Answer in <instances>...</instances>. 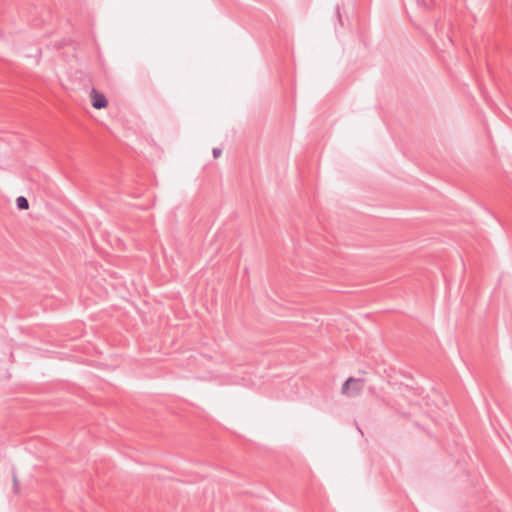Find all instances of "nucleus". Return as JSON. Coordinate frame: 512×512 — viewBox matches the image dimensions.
<instances>
[{
	"label": "nucleus",
	"instance_id": "f257e3e1",
	"mask_svg": "<svg viewBox=\"0 0 512 512\" xmlns=\"http://www.w3.org/2000/svg\"><path fill=\"white\" fill-rule=\"evenodd\" d=\"M363 388V381L353 377L348 378L343 386L342 393L350 396L358 394Z\"/></svg>",
	"mask_w": 512,
	"mask_h": 512
},
{
	"label": "nucleus",
	"instance_id": "f03ea898",
	"mask_svg": "<svg viewBox=\"0 0 512 512\" xmlns=\"http://www.w3.org/2000/svg\"><path fill=\"white\" fill-rule=\"evenodd\" d=\"M92 106L95 109H103L108 105V101L104 94L98 93L95 89L91 92Z\"/></svg>",
	"mask_w": 512,
	"mask_h": 512
},
{
	"label": "nucleus",
	"instance_id": "7ed1b4c3",
	"mask_svg": "<svg viewBox=\"0 0 512 512\" xmlns=\"http://www.w3.org/2000/svg\"><path fill=\"white\" fill-rule=\"evenodd\" d=\"M16 205H17V208L20 209V210H26L29 208V202H28V199L24 196H19L17 197L16 199Z\"/></svg>",
	"mask_w": 512,
	"mask_h": 512
},
{
	"label": "nucleus",
	"instance_id": "20e7f679",
	"mask_svg": "<svg viewBox=\"0 0 512 512\" xmlns=\"http://www.w3.org/2000/svg\"><path fill=\"white\" fill-rule=\"evenodd\" d=\"M212 153L214 158H218L222 154V150L220 148H213Z\"/></svg>",
	"mask_w": 512,
	"mask_h": 512
},
{
	"label": "nucleus",
	"instance_id": "39448f33",
	"mask_svg": "<svg viewBox=\"0 0 512 512\" xmlns=\"http://www.w3.org/2000/svg\"><path fill=\"white\" fill-rule=\"evenodd\" d=\"M14 489L16 492L18 491V480L16 477H14Z\"/></svg>",
	"mask_w": 512,
	"mask_h": 512
}]
</instances>
